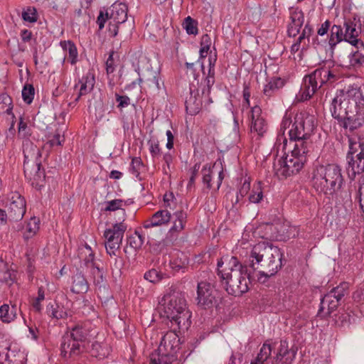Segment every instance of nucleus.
Returning a JSON list of instances; mask_svg holds the SVG:
<instances>
[{"mask_svg":"<svg viewBox=\"0 0 364 364\" xmlns=\"http://www.w3.org/2000/svg\"><path fill=\"white\" fill-rule=\"evenodd\" d=\"M18 133L20 135H22L23 137H27L30 136L29 129L26 122L23 121V117H21L19 120Z\"/></svg>","mask_w":364,"mask_h":364,"instance_id":"69168bd1","label":"nucleus"},{"mask_svg":"<svg viewBox=\"0 0 364 364\" xmlns=\"http://www.w3.org/2000/svg\"><path fill=\"white\" fill-rule=\"evenodd\" d=\"M159 309L161 316L168 319L179 331H186L191 326V313L183 292L169 289L159 300Z\"/></svg>","mask_w":364,"mask_h":364,"instance_id":"7ed1b4c3","label":"nucleus"},{"mask_svg":"<svg viewBox=\"0 0 364 364\" xmlns=\"http://www.w3.org/2000/svg\"><path fill=\"white\" fill-rule=\"evenodd\" d=\"M124 205V200L121 199H114L109 201L106 202V207L105 208V211H115L117 210H120L118 213L119 215V217H122L121 211L124 210L122 207Z\"/></svg>","mask_w":364,"mask_h":364,"instance_id":"09e8293b","label":"nucleus"},{"mask_svg":"<svg viewBox=\"0 0 364 364\" xmlns=\"http://www.w3.org/2000/svg\"><path fill=\"white\" fill-rule=\"evenodd\" d=\"M22 17L25 21L34 23L37 21L36 10L34 8H28L26 11L23 12Z\"/></svg>","mask_w":364,"mask_h":364,"instance_id":"13d9d810","label":"nucleus"},{"mask_svg":"<svg viewBox=\"0 0 364 364\" xmlns=\"http://www.w3.org/2000/svg\"><path fill=\"white\" fill-rule=\"evenodd\" d=\"M149 150L153 158L158 157L161 154V148L158 140H149L148 141Z\"/></svg>","mask_w":364,"mask_h":364,"instance_id":"4d7b16f0","label":"nucleus"},{"mask_svg":"<svg viewBox=\"0 0 364 364\" xmlns=\"http://www.w3.org/2000/svg\"><path fill=\"white\" fill-rule=\"evenodd\" d=\"M339 79V73L334 63L323 61L310 74L306 75L301 88L304 100H309L323 86L331 85Z\"/></svg>","mask_w":364,"mask_h":364,"instance_id":"39448f33","label":"nucleus"},{"mask_svg":"<svg viewBox=\"0 0 364 364\" xmlns=\"http://www.w3.org/2000/svg\"><path fill=\"white\" fill-rule=\"evenodd\" d=\"M203 172V183L206 185V187L208 189H210L212 188L211 185V173L212 171L210 168L206 169L205 168H203L202 169Z\"/></svg>","mask_w":364,"mask_h":364,"instance_id":"e2e57ef3","label":"nucleus"},{"mask_svg":"<svg viewBox=\"0 0 364 364\" xmlns=\"http://www.w3.org/2000/svg\"><path fill=\"white\" fill-rule=\"evenodd\" d=\"M364 124V96L358 101L350 111L348 116L341 123L345 129H349L350 131H354L363 127Z\"/></svg>","mask_w":364,"mask_h":364,"instance_id":"f3484780","label":"nucleus"},{"mask_svg":"<svg viewBox=\"0 0 364 364\" xmlns=\"http://www.w3.org/2000/svg\"><path fill=\"white\" fill-rule=\"evenodd\" d=\"M346 160V172L350 180H353L356 175L361 174L364 172V157H351Z\"/></svg>","mask_w":364,"mask_h":364,"instance_id":"bb28decb","label":"nucleus"},{"mask_svg":"<svg viewBox=\"0 0 364 364\" xmlns=\"http://www.w3.org/2000/svg\"><path fill=\"white\" fill-rule=\"evenodd\" d=\"M354 198L359 203L360 210L364 213V182L359 183Z\"/></svg>","mask_w":364,"mask_h":364,"instance_id":"864d4df0","label":"nucleus"},{"mask_svg":"<svg viewBox=\"0 0 364 364\" xmlns=\"http://www.w3.org/2000/svg\"><path fill=\"white\" fill-rule=\"evenodd\" d=\"M248 120L251 134L258 139L263 137L268 131V124L262 116V111L259 106L255 105L251 107L248 114Z\"/></svg>","mask_w":364,"mask_h":364,"instance_id":"a211bd4d","label":"nucleus"},{"mask_svg":"<svg viewBox=\"0 0 364 364\" xmlns=\"http://www.w3.org/2000/svg\"><path fill=\"white\" fill-rule=\"evenodd\" d=\"M264 237L277 241H287L299 235V228L289 223H267L264 227Z\"/></svg>","mask_w":364,"mask_h":364,"instance_id":"ddd939ff","label":"nucleus"},{"mask_svg":"<svg viewBox=\"0 0 364 364\" xmlns=\"http://www.w3.org/2000/svg\"><path fill=\"white\" fill-rule=\"evenodd\" d=\"M332 23L329 20H326L323 23H321L319 27L317 29V36L313 38L312 45L315 48L323 46V43H321L318 36H323L325 35H328V33L330 32L331 28L332 27Z\"/></svg>","mask_w":364,"mask_h":364,"instance_id":"4c0bfd02","label":"nucleus"},{"mask_svg":"<svg viewBox=\"0 0 364 364\" xmlns=\"http://www.w3.org/2000/svg\"><path fill=\"white\" fill-rule=\"evenodd\" d=\"M68 329L60 344V355L64 358L79 355L90 333L89 324L85 322H78Z\"/></svg>","mask_w":364,"mask_h":364,"instance_id":"6e6552de","label":"nucleus"},{"mask_svg":"<svg viewBox=\"0 0 364 364\" xmlns=\"http://www.w3.org/2000/svg\"><path fill=\"white\" fill-rule=\"evenodd\" d=\"M35 90L32 85H26L22 90V97L23 101L30 105L34 98Z\"/></svg>","mask_w":364,"mask_h":364,"instance_id":"8fccbe9b","label":"nucleus"},{"mask_svg":"<svg viewBox=\"0 0 364 364\" xmlns=\"http://www.w3.org/2000/svg\"><path fill=\"white\" fill-rule=\"evenodd\" d=\"M290 22L287 27V34L289 37L296 36L304 23V14L301 10L292 9L290 11Z\"/></svg>","mask_w":364,"mask_h":364,"instance_id":"4be33fe9","label":"nucleus"},{"mask_svg":"<svg viewBox=\"0 0 364 364\" xmlns=\"http://www.w3.org/2000/svg\"><path fill=\"white\" fill-rule=\"evenodd\" d=\"M214 83L215 73L212 74L211 73L208 72V74L204 79L203 84L202 85L203 87L201 88V92L202 95H206L208 104L212 102V100L210 97V93Z\"/></svg>","mask_w":364,"mask_h":364,"instance_id":"a19ab883","label":"nucleus"},{"mask_svg":"<svg viewBox=\"0 0 364 364\" xmlns=\"http://www.w3.org/2000/svg\"><path fill=\"white\" fill-rule=\"evenodd\" d=\"M78 83L80 84V87L75 101H78L82 96L87 95L93 90L95 84L94 73L88 71L80 80H79Z\"/></svg>","mask_w":364,"mask_h":364,"instance_id":"cd10ccee","label":"nucleus"},{"mask_svg":"<svg viewBox=\"0 0 364 364\" xmlns=\"http://www.w3.org/2000/svg\"><path fill=\"white\" fill-rule=\"evenodd\" d=\"M116 102L118 103L117 107L122 110L130 105V98L127 95H121L117 92L114 94Z\"/></svg>","mask_w":364,"mask_h":364,"instance_id":"5fc2aeb1","label":"nucleus"},{"mask_svg":"<svg viewBox=\"0 0 364 364\" xmlns=\"http://www.w3.org/2000/svg\"><path fill=\"white\" fill-rule=\"evenodd\" d=\"M328 36V39L323 41V43H328L332 51L335 50L338 43L346 41L343 28L340 25L333 24Z\"/></svg>","mask_w":364,"mask_h":364,"instance_id":"a878e982","label":"nucleus"},{"mask_svg":"<svg viewBox=\"0 0 364 364\" xmlns=\"http://www.w3.org/2000/svg\"><path fill=\"white\" fill-rule=\"evenodd\" d=\"M363 95L360 88L358 86H348L337 90L335 97L332 100L330 110L332 117L338 121L339 124Z\"/></svg>","mask_w":364,"mask_h":364,"instance_id":"9d476101","label":"nucleus"},{"mask_svg":"<svg viewBox=\"0 0 364 364\" xmlns=\"http://www.w3.org/2000/svg\"><path fill=\"white\" fill-rule=\"evenodd\" d=\"M355 50H353L348 55L349 63L351 67L358 68L364 65V46L361 47H355Z\"/></svg>","mask_w":364,"mask_h":364,"instance_id":"f704fd0d","label":"nucleus"},{"mask_svg":"<svg viewBox=\"0 0 364 364\" xmlns=\"http://www.w3.org/2000/svg\"><path fill=\"white\" fill-rule=\"evenodd\" d=\"M250 87L247 85H244V89L242 92V96L244 100V103L242 105L243 109L244 108H249L250 107Z\"/></svg>","mask_w":364,"mask_h":364,"instance_id":"0e129e2a","label":"nucleus"},{"mask_svg":"<svg viewBox=\"0 0 364 364\" xmlns=\"http://www.w3.org/2000/svg\"><path fill=\"white\" fill-rule=\"evenodd\" d=\"M182 27L188 35L196 36L198 33V22L190 16L183 19Z\"/></svg>","mask_w":364,"mask_h":364,"instance_id":"ea45409f","label":"nucleus"},{"mask_svg":"<svg viewBox=\"0 0 364 364\" xmlns=\"http://www.w3.org/2000/svg\"><path fill=\"white\" fill-rule=\"evenodd\" d=\"M218 274L226 291L237 296L247 292L251 280L255 279L246 262L242 264L237 257L225 255L218 260Z\"/></svg>","mask_w":364,"mask_h":364,"instance_id":"f257e3e1","label":"nucleus"},{"mask_svg":"<svg viewBox=\"0 0 364 364\" xmlns=\"http://www.w3.org/2000/svg\"><path fill=\"white\" fill-rule=\"evenodd\" d=\"M284 151V149H282ZM309 151L288 146L284 153L286 156L281 158L274 164L275 174L279 179H285L298 173L306 161V156Z\"/></svg>","mask_w":364,"mask_h":364,"instance_id":"1a4fd4ad","label":"nucleus"},{"mask_svg":"<svg viewBox=\"0 0 364 364\" xmlns=\"http://www.w3.org/2000/svg\"><path fill=\"white\" fill-rule=\"evenodd\" d=\"M143 166L144 164L140 157H134L131 162L130 171L138 178L140 176V169Z\"/></svg>","mask_w":364,"mask_h":364,"instance_id":"603ef678","label":"nucleus"},{"mask_svg":"<svg viewBox=\"0 0 364 364\" xmlns=\"http://www.w3.org/2000/svg\"><path fill=\"white\" fill-rule=\"evenodd\" d=\"M217 291L208 282H200L197 286L198 305L204 309L213 308L218 304Z\"/></svg>","mask_w":364,"mask_h":364,"instance_id":"6ab92c4d","label":"nucleus"},{"mask_svg":"<svg viewBox=\"0 0 364 364\" xmlns=\"http://www.w3.org/2000/svg\"><path fill=\"white\" fill-rule=\"evenodd\" d=\"M183 256V253L177 252L173 255L169 261L170 267L175 272H179L186 267L188 264V259Z\"/></svg>","mask_w":364,"mask_h":364,"instance_id":"e433bc0d","label":"nucleus"},{"mask_svg":"<svg viewBox=\"0 0 364 364\" xmlns=\"http://www.w3.org/2000/svg\"><path fill=\"white\" fill-rule=\"evenodd\" d=\"M317 127V120L314 114L306 111L297 112L289 131V140L283 137V149L288 146L311 151L312 143L310 140Z\"/></svg>","mask_w":364,"mask_h":364,"instance_id":"20e7f679","label":"nucleus"},{"mask_svg":"<svg viewBox=\"0 0 364 364\" xmlns=\"http://www.w3.org/2000/svg\"><path fill=\"white\" fill-rule=\"evenodd\" d=\"M349 149L346 159L354 157H364V139L360 137H350L348 139Z\"/></svg>","mask_w":364,"mask_h":364,"instance_id":"c85d7f7f","label":"nucleus"},{"mask_svg":"<svg viewBox=\"0 0 364 364\" xmlns=\"http://www.w3.org/2000/svg\"><path fill=\"white\" fill-rule=\"evenodd\" d=\"M40 220L36 217H31L27 223L26 230L23 233V237L25 240L34 237L39 230Z\"/></svg>","mask_w":364,"mask_h":364,"instance_id":"c9c22d12","label":"nucleus"},{"mask_svg":"<svg viewBox=\"0 0 364 364\" xmlns=\"http://www.w3.org/2000/svg\"><path fill=\"white\" fill-rule=\"evenodd\" d=\"M173 225L168 232L171 240L177 239L179 232L184 230L187 223V213L183 210H177L173 214Z\"/></svg>","mask_w":364,"mask_h":364,"instance_id":"5701e85b","label":"nucleus"},{"mask_svg":"<svg viewBox=\"0 0 364 364\" xmlns=\"http://www.w3.org/2000/svg\"><path fill=\"white\" fill-rule=\"evenodd\" d=\"M127 19V7L124 4H113L110 7L102 8L99 12L96 23L99 30H102L107 21L114 23H123Z\"/></svg>","mask_w":364,"mask_h":364,"instance_id":"4468645a","label":"nucleus"},{"mask_svg":"<svg viewBox=\"0 0 364 364\" xmlns=\"http://www.w3.org/2000/svg\"><path fill=\"white\" fill-rule=\"evenodd\" d=\"M2 357L5 364H23L24 358L23 353H15L13 351L11 353H6Z\"/></svg>","mask_w":364,"mask_h":364,"instance_id":"a18cd8bd","label":"nucleus"},{"mask_svg":"<svg viewBox=\"0 0 364 364\" xmlns=\"http://www.w3.org/2000/svg\"><path fill=\"white\" fill-rule=\"evenodd\" d=\"M13 105L11 97L6 94L3 93L0 95V110L8 114H12Z\"/></svg>","mask_w":364,"mask_h":364,"instance_id":"37998d69","label":"nucleus"},{"mask_svg":"<svg viewBox=\"0 0 364 364\" xmlns=\"http://www.w3.org/2000/svg\"><path fill=\"white\" fill-rule=\"evenodd\" d=\"M283 254L280 249L265 242L255 245L245 261L255 279L262 284L282 268Z\"/></svg>","mask_w":364,"mask_h":364,"instance_id":"f03ea898","label":"nucleus"},{"mask_svg":"<svg viewBox=\"0 0 364 364\" xmlns=\"http://www.w3.org/2000/svg\"><path fill=\"white\" fill-rule=\"evenodd\" d=\"M160 74L156 71L150 70L146 74L143 75V77H139L138 78V83H144V90L149 89L153 92H159L161 89L160 83Z\"/></svg>","mask_w":364,"mask_h":364,"instance_id":"393cba45","label":"nucleus"},{"mask_svg":"<svg viewBox=\"0 0 364 364\" xmlns=\"http://www.w3.org/2000/svg\"><path fill=\"white\" fill-rule=\"evenodd\" d=\"M291 351V348H289L288 342L286 340H282L277 354L284 358V357L290 354Z\"/></svg>","mask_w":364,"mask_h":364,"instance_id":"bf43d9fd","label":"nucleus"},{"mask_svg":"<svg viewBox=\"0 0 364 364\" xmlns=\"http://www.w3.org/2000/svg\"><path fill=\"white\" fill-rule=\"evenodd\" d=\"M263 198V193L260 183L257 186H254L252 192L249 196V200L250 203H257L261 201Z\"/></svg>","mask_w":364,"mask_h":364,"instance_id":"3c124183","label":"nucleus"},{"mask_svg":"<svg viewBox=\"0 0 364 364\" xmlns=\"http://www.w3.org/2000/svg\"><path fill=\"white\" fill-rule=\"evenodd\" d=\"M17 312L16 305L9 306L4 304L0 306V320L3 323H9L16 318Z\"/></svg>","mask_w":364,"mask_h":364,"instance_id":"72a5a7b5","label":"nucleus"},{"mask_svg":"<svg viewBox=\"0 0 364 364\" xmlns=\"http://www.w3.org/2000/svg\"><path fill=\"white\" fill-rule=\"evenodd\" d=\"M91 274L93 276L94 283L95 285L99 286L100 287H105V279L103 275L102 269H100L97 266L93 267L91 268Z\"/></svg>","mask_w":364,"mask_h":364,"instance_id":"de8ad7c7","label":"nucleus"},{"mask_svg":"<svg viewBox=\"0 0 364 364\" xmlns=\"http://www.w3.org/2000/svg\"><path fill=\"white\" fill-rule=\"evenodd\" d=\"M89 289L88 282L84 274L77 272L73 277L71 291L75 294H85Z\"/></svg>","mask_w":364,"mask_h":364,"instance_id":"2f4dec72","label":"nucleus"},{"mask_svg":"<svg viewBox=\"0 0 364 364\" xmlns=\"http://www.w3.org/2000/svg\"><path fill=\"white\" fill-rule=\"evenodd\" d=\"M85 250L87 251L88 255L85 258V264L88 268H92L93 267H95L96 264L94 262V257L95 255L93 252H92L91 247L86 245L85 246Z\"/></svg>","mask_w":364,"mask_h":364,"instance_id":"680f3d73","label":"nucleus"},{"mask_svg":"<svg viewBox=\"0 0 364 364\" xmlns=\"http://www.w3.org/2000/svg\"><path fill=\"white\" fill-rule=\"evenodd\" d=\"M272 349L273 348L271 344L265 342L260 348L257 358L255 360L251 362V364H264V363L270 358Z\"/></svg>","mask_w":364,"mask_h":364,"instance_id":"58836bf2","label":"nucleus"},{"mask_svg":"<svg viewBox=\"0 0 364 364\" xmlns=\"http://www.w3.org/2000/svg\"><path fill=\"white\" fill-rule=\"evenodd\" d=\"M172 216L167 210H159L156 211L151 218L146 220L143 225L144 229L147 230L156 226H161L168 224Z\"/></svg>","mask_w":364,"mask_h":364,"instance_id":"b1692460","label":"nucleus"},{"mask_svg":"<svg viewBox=\"0 0 364 364\" xmlns=\"http://www.w3.org/2000/svg\"><path fill=\"white\" fill-rule=\"evenodd\" d=\"M144 242V237L137 231L127 237V245L135 250L140 249Z\"/></svg>","mask_w":364,"mask_h":364,"instance_id":"79ce46f5","label":"nucleus"},{"mask_svg":"<svg viewBox=\"0 0 364 364\" xmlns=\"http://www.w3.org/2000/svg\"><path fill=\"white\" fill-rule=\"evenodd\" d=\"M171 327L173 330L165 333L157 350L150 355V364H181L176 355L181 346L176 331H179L176 326L171 325Z\"/></svg>","mask_w":364,"mask_h":364,"instance_id":"0eeeda50","label":"nucleus"},{"mask_svg":"<svg viewBox=\"0 0 364 364\" xmlns=\"http://www.w3.org/2000/svg\"><path fill=\"white\" fill-rule=\"evenodd\" d=\"M285 85V80L279 77H273L264 86L263 94L267 98L273 97Z\"/></svg>","mask_w":364,"mask_h":364,"instance_id":"7c9ffc66","label":"nucleus"},{"mask_svg":"<svg viewBox=\"0 0 364 364\" xmlns=\"http://www.w3.org/2000/svg\"><path fill=\"white\" fill-rule=\"evenodd\" d=\"M348 284L342 282L333 288L321 299L317 316L325 318L331 316L332 313L341 305L343 297L348 294Z\"/></svg>","mask_w":364,"mask_h":364,"instance_id":"f8f14e48","label":"nucleus"},{"mask_svg":"<svg viewBox=\"0 0 364 364\" xmlns=\"http://www.w3.org/2000/svg\"><path fill=\"white\" fill-rule=\"evenodd\" d=\"M31 149L33 151V154L31 155V159L35 160V166H36V172L34 174L32 173V172L30 171L31 165L29 164V155L26 154V151H24V164H23V168H24V173L26 176L29 177L30 178H32L36 181V187H38V189L41 188V187L43 186V182L45 181L46 175L44 170H41V163L38 161V159L41 157V150L37 148L36 146H34L33 144H31Z\"/></svg>","mask_w":364,"mask_h":364,"instance_id":"dca6fc26","label":"nucleus"},{"mask_svg":"<svg viewBox=\"0 0 364 364\" xmlns=\"http://www.w3.org/2000/svg\"><path fill=\"white\" fill-rule=\"evenodd\" d=\"M311 183L318 193L333 196L344 183L341 167L335 164L316 166L313 171Z\"/></svg>","mask_w":364,"mask_h":364,"instance_id":"423d86ee","label":"nucleus"},{"mask_svg":"<svg viewBox=\"0 0 364 364\" xmlns=\"http://www.w3.org/2000/svg\"><path fill=\"white\" fill-rule=\"evenodd\" d=\"M63 50L66 52L64 60L67 58L71 65L78 61V53L75 44L72 41H63L60 43Z\"/></svg>","mask_w":364,"mask_h":364,"instance_id":"473e14b6","label":"nucleus"},{"mask_svg":"<svg viewBox=\"0 0 364 364\" xmlns=\"http://www.w3.org/2000/svg\"><path fill=\"white\" fill-rule=\"evenodd\" d=\"M121 214L122 217H119L118 220L104 232L107 253L114 258V266L119 270L122 267L123 259L118 256L117 253L120 252L119 247L122 245L124 232L127 229V225L124 223L126 212L122 210Z\"/></svg>","mask_w":364,"mask_h":364,"instance_id":"9b49d317","label":"nucleus"},{"mask_svg":"<svg viewBox=\"0 0 364 364\" xmlns=\"http://www.w3.org/2000/svg\"><path fill=\"white\" fill-rule=\"evenodd\" d=\"M64 141L63 136H61L59 133L55 134L48 141V144L50 147H53L55 146H61L62 143Z\"/></svg>","mask_w":364,"mask_h":364,"instance_id":"774afa93","label":"nucleus"},{"mask_svg":"<svg viewBox=\"0 0 364 364\" xmlns=\"http://www.w3.org/2000/svg\"><path fill=\"white\" fill-rule=\"evenodd\" d=\"M164 275L165 274L155 269H151L145 272L144 278L151 283L156 284L161 281L164 279Z\"/></svg>","mask_w":364,"mask_h":364,"instance_id":"49530a36","label":"nucleus"},{"mask_svg":"<svg viewBox=\"0 0 364 364\" xmlns=\"http://www.w3.org/2000/svg\"><path fill=\"white\" fill-rule=\"evenodd\" d=\"M332 317L335 323L338 326H342L348 323L350 318L349 314L346 312L335 314Z\"/></svg>","mask_w":364,"mask_h":364,"instance_id":"6e6d98bb","label":"nucleus"},{"mask_svg":"<svg viewBox=\"0 0 364 364\" xmlns=\"http://www.w3.org/2000/svg\"><path fill=\"white\" fill-rule=\"evenodd\" d=\"M293 122L291 115L286 112L282 119L280 129L284 132L290 125H292Z\"/></svg>","mask_w":364,"mask_h":364,"instance_id":"338daca9","label":"nucleus"},{"mask_svg":"<svg viewBox=\"0 0 364 364\" xmlns=\"http://www.w3.org/2000/svg\"><path fill=\"white\" fill-rule=\"evenodd\" d=\"M2 205L9 214V220L18 222L22 220L26 211V202L18 192H11L2 200Z\"/></svg>","mask_w":364,"mask_h":364,"instance_id":"2eb2a0df","label":"nucleus"},{"mask_svg":"<svg viewBox=\"0 0 364 364\" xmlns=\"http://www.w3.org/2000/svg\"><path fill=\"white\" fill-rule=\"evenodd\" d=\"M198 89L190 87V95L185 102L186 112L191 115H196L200 112L203 106V97Z\"/></svg>","mask_w":364,"mask_h":364,"instance_id":"412c9836","label":"nucleus"},{"mask_svg":"<svg viewBox=\"0 0 364 364\" xmlns=\"http://www.w3.org/2000/svg\"><path fill=\"white\" fill-rule=\"evenodd\" d=\"M345 28L344 35L346 42H348L354 47H363V42L359 38L361 33V24L359 19L354 16L353 19H346L343 23Z\"/></svg>","mask_w":364,"mask_h":364,"instance_id":"aec40b11","label":"nucleus"},{"mask_svg":"<svg viewBox=\"0 0 364 364\" xmlns=\"http://www.w3.org/2000/svg\"><path fill=\"white\" fill-rule=\"evenodd\" d=\"M172 240H171V238L167 235L165 239L161 241H151L150 242L151 250L154 254H159L162 252L168 245H169Z\"/></svg>","mask_w":364,"mask_h":364,"instance_id":"c03bdc74","label":"nucleus"},{"mask_svg":"<svg viewBox=\"0 0 364 364\" xmlns=\"http://www.w3.org/2000/svg\"><path fill=\"white\" fill-rule=\"evenodd\" d=\"M250 189V183L248 182L247 180H245L244 181V183H242L241 188L239 189V191L237 192L235 203H238L240 199L244 198L247 194Z\"/></svg>","mask_w":364,"mask_h":364,"instance_id":"052dcab7","label":"nucleus"},{"mask_svg":"<svg viewBox=\"0 0 364 364\" xmlns=\"http://www.w3.org/2000/svg\"><path fill=\"white\" fill-rule=\"evenodd\" d=\"M46 314L50 319L56 321L65 319L68 316V311L64 306L59 305L56 302H50L47 304Z\"/></svg>","mask_w":364,"mask_h":364,"instance_id":"c756f323","label":"nucleus"}]
</instances>
